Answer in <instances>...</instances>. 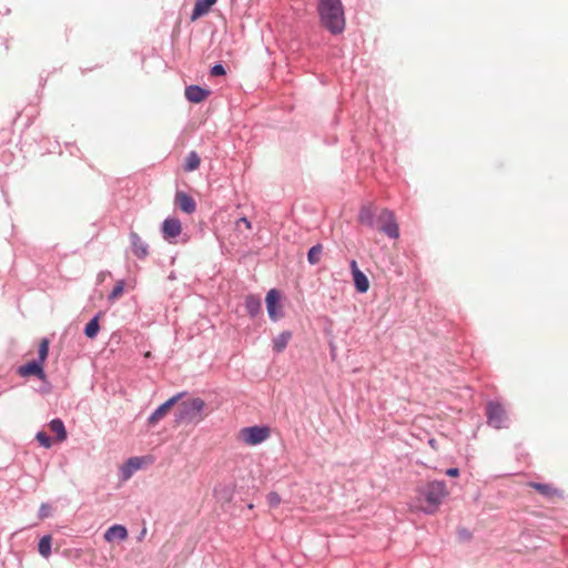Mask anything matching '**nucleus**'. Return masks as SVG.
Masks as SVG:
<instances>
[{
  "instance_id": "1",
  "label": "nucleus",
  "mask_w": 568,
  "mask_h": 568,
  "mask_svg": "<svg viewBox=\"0 0 568 568\" xmlns=\"http://www.w3.org/2000/svg\"><path fill=\"white\" fill-rule=\"evenodd\" d=\"M318 14L322 26L331 33L337 34L345 28V17L342 2H320Z\"/></svg>"
},
{
  "instance_id": "2",
  "label": "nucleus",
  "mask_w": 568,
  "mask_h": 568,
  "mask_svg": "<svg viewBox=\"0 0 568 568\" xmlns=\"http://www.w3.org/2000/svg\"><path fill=\"white\" fill-rule=\"evenodd\" d=\"M419 495L426 501L423 510L427 514H433L437 510L444 498L448 495L445 481L434 480L427 483L419 489Z\"/></svg>"
},
{
  "instance_id": "3",
  "label": "nucleus",
  "mask_w": 568,
  "mask_h": 568,
  "mask_svg": "<svg viewBox=\"0 0 568 568\" xmlns=\"http://www.w3.org/2000/svg\"><path fill=\"white\" fill-rule=\"evenodd\" d=\"M204 407V400L199 397L187 399L179 406L175 422L178 424L199 423L203 419L202 412Z\"/></svg>"
},
{
  "instance_id": "4",
  "label": "nucleus",
  "mask_w": 568,
  "mask_h": 568,
  "mask_svg": "<svg viewBox=\"0 0 568 568\" xmlns=\"http://www.w3.org/2000/svg\"><path fill=\"white\" fill-rule=\"evenodd\" d=\"M270 437V428L266 426H251L240 430V439L250 446L258 445Z\"/></svg>"
},
{
  "instance_id": "5",
  "label": "nucleus",
  "mask_w": 568,
  "mask_h": 568,
  "mask_svg": "<svg viewBox=\"0 0 568 568\" xmlns=\"http://www.w3.org/2000/svg\"><path fill=\"white\" fill-rule=\"evenodd\" d=\"M378 230L385 233L390 239L399 236L398 224L396 223L395 215L389 210H383L378 216Z\"/></svg>"
},
{
  "instance_id": "6",
  "label": "nucleus",
  "mask_w": 568,
  "mask_h": 568,
  "mask_svg": "<svg viewBox=\"0 0 568 568\" xmlns=\"http://www.w3.org/2000/svg\"><path fill=\"white\" fill-rule=\"evenodd\" d=\"M266 308L268 316L272 321H277L283 317V306L281 304V293L273 288L267 292Z\"/></svg>"
},
{
  "instance_id": "7",
  "label": "nucleus",
  "mask_w": 568,
  "mask_h": 568,
  "mask_svg": "<svg viewBox=\"0 0 568 568\" xmlns=\"http://www.w3.org/2000/svg\"><path fill=\"white\" fill-rule=\"evenodd\" d=\"M487 418H488V424L491 425L493 427H495L497 429L503 428L505 425V422H506V413H505L504 407L498 403H494V402L488 403Z\"/></svg>"
},
{
  "instance_id": "8",
  "label": "nucleus",
  "mask_w": 568,
  "mask_h": 568,
  "mask_svg": "<svg viewBox=\"0 0 568 568\" xmlns=\"http://www.w3.org/2000/svg\"><path fill=\"white\" fill-rule=\"evenodd\" d=\"M181 397L182 394L174 395L173 397L169 398L165 403H163L161 406H159L149 417V424L152 426L156 425L161 419H163L168 415V413L179 402Z\"/></svg>"
},
{
  "instance_id": "9",
  "label": "nucleus",
  "mask_w": 568,
  "mask_h": 568,
  "mask_svg": "<svg viewBox=\"0 0 568 568\" xmlns=\"http://www.w3.org/2000/svg\"><path fill=\"white\" fill-rule=\"evenodd\" d=\"M528 486L534 488L536 491H538L540 495H542L549 500L562 498L564 496V493L551 484H540L531 481L528 484Z\"/></svg>"
},
{
  "instance_id": "10",
  "label": "nucleus",
  "mask_w": 568,
  "mask_h": 568,
  "mask_svg": "<svg viewBox=\"0 0 568 568\" xmlns=\"http://www.w3.org/2000/svg\"><path fill=\"white\" fill-rule=\"evenodd\" d=\"M182 232L180 220L175 217L165 219L162 224V233L165 240L172 242L173 239L179 236Z\"/></svg>"
},
{
  "instance_id": "11",
  "label": "nucleus",
  "mask_w": 568,
  "mask_h": 568,
  "mask_svg": "<svg viewBox=\"0 0 568 568\" xmlns=\"http://www.w3.org/2000/svg\"><path fill=\"white\" fill-rule=\"evenodd\" d=\"M154 458L150 455L141 456V457H131L126 462L125 468H124V476L129 478L133 471L141 469L144 466L153 464Z\"/></svg>"
},
{
  "instance_id": "12",
  "label": "nucleus",
  "mask_w": 568,
  "mask_h": 568,
  "mask_svg": "<svg viewBox=\"0 0 568 568\" xmlns=\"http://www.w3.org/2000/svg\"><path fill=\"white\" fill-rule=\"evenodd\" d=\"M43 364L39 362H30L26 365H22L18 368V374L22 377L37 376L40 379H44L45 374L42 367Z\"/></svg>"
},
{
  "instance_id": "13",
  "label": "nucleus",
  "mask_w": 568,
  "mask_h": 568,
  "mask_svg": "<svg viewBox=\"0 0 568 568\" xmlns=\"http://www.w3.org/2000/svg\"><path fill=\"white\" fill-rule=\"evenodd\" d=\"M210 93V90L203 89L199 85H189L185 89V98L192 103L203 102Z\"/></svg>"
},
{
  "instance_id": "14",
  "label": "nucleus",
  "mask_w": 568,
  "mask_h": 568,
  "mask_svg": "<svg viewBox=\"0 0 568 568\" xmlns=\"http://www.w3.org/2000/svg\"><path fill=\"white\" fill-rule=\"evenodd\" d=\"M130 242L133 254L139 258H145L149 255L148 244L136 233L130 234Z\"/></svg>"
},
{
  "instance_id": "15",
  "label": "nucleus",
  "mask_w": 568,
  "mask_h": 568,
  "mask_svg": "<svg viewBox=\"0 0 568 568\" xmlns=\"http://www.w3.org/2000/svg\"><path fill=\"white\" fill-rule=\"evenodd\" d=\"M175 203L183 212L187 214L193 213L196 209V204L193 197L182 191L176 192Z\"/></svg>"
},
{
  "instance_id": "16",
  "label": "nucleus",
  "mask_w": 568,
  "mask_h": 568,
  "mask_svg": "<svg viewBox=\"0 0 568 568\" xmlns=\"http://www.w3.org/2000/svg\"><path fill=\"white\" fill-rule=\"evenodd\" d=\"M128 529L123 525H113L104 532V539L108 542L123 541L128 538Z\"/></svg>"
},
{
  "instance_id": "17",
  "label": "nucleus",
  "mask_w": 568,
  "mask_h": 568,
  "mask_svg": "<svg viewBox=\"0 0 568 568\" xmlns=\"http://www.w3.org/2000/svg\"><path fill=\"white\" fill-rule=\"evenodd\" d=\"M245 308L251 316H255L261 312V300L255 295H248L245 298Z\"/></svg>"
},
{
  "instance_id": "18",
  "label": "nucleus",
  "mask_w": 568,
  "mask_h": 568,
  "mask_svg": "<svg viewBox=\"0 0 568 568\" xmlns=\"http://www.w3.org/2000/svg\"><path fill=\"white\" fill-rule=\"evenodd\" d=\"M101 317V313H98L87 325H85V328H84V334L88 338L90 339H93L97 337L99 331H100V325H99V320Z\"/></svg>"
},
{
  "instance_id": "19",
  "label": "nucleus",
  "mask_w": 568,
  "mask_h": 568,
  "mask_svg": "<svg viewBox=\"0 0 568 568\" xmlns=\"http://www.w3.org/2000/svg\"><path fill=\"white\" fill-rule=\"evenodd\" d=\"M49 426L59 442H63L67 438V430L61 419L51 420Z\"/></svg>"
},
{
  "instance_id": "20",
  "label": "nucleus",
  "mask_w": 568,
  "mask_h": 568,
  "mask_svg": "<svg viewBox=\"0 0 568 568\" xmlns=\"http://www.w3.org/2000/svg\"><path fill=\"white\" fill-rule=\"evenodd\" d=\"M354 284L359 293H366L369 288V281L363 272H357L354 276Z\"/></svg>"
},
{
  "instance_id": "21",
  "label": "nucleus",
  "mask_w": 568,
  "mask_h": 568,
  "mask_svg": "<svg viewBox=\"0 0 568 568\" xmlns=\"http://www.w3.org/2000/svg\"><path fill=\"white\" fill-rule=\"evenodd\" d=\"M291 337H292V334L290 332H283L282 334H280L273 341L274 351L277 353L283 352L285 349V347L287 346Z\"/></svg>"
},
{
  "instance_id": "22",
  "label": "nucleus",
  "mask_w": 568,
  "mask_h": 568,
  "mask_svg": "<svg viewBox=\"0 0 568 568\" xmlns=\"http://www.w3.org/2000/svg\"><path fill=\"white\" fill-rule=\"evenodd\" d=\"M201 164V159L200 156L197 155V153L195 151H191L186 158H185V165H184V170L186 172H192V171H195L199 169Z\"/></svg>"
},
{
  "instance_id": "23",
  "label": "nucleus",
  "mask_w": 568,
  "mask_h": 568,
  "mask_svg": "<svg viewBox=\"0 0 568 568\" xmlns=\"http://www.w3.org/2000/svg\"><path fill=\"white\" fill-rule=\"evenodd\" d=\"M213 3L214 2H196L193 13H192V17H191V20L195 21L200 17L206 14L211 10V6Z\"/></svg>"
},
{
  "instance_id": "24",
  "label": "nucleus",
  "mask_w": 568,
  "mask_h": 568,
  "mask_svg": "<svg viewBox=\"0 0 568 568\" xmlns=\"http://www.w3.org/2000/svg\"><path fill=\"white\" fill-rule=\"evenodd\" d=\"M51 541L52 538L50 535L43 536L39 541L38 550L39 554L44 558H48L51 554Z\"/></svg>"
},
{
  "instance_id": "25",
  "label": "nucleus",
  "mask_w": 568,
  "mask_h": 568,
  "mask_svg": "<svg viewBox=\"0 0 568 568\" xmlns=\"http://www.w3.org/2000/svg\"><path fill=\"white\" fill-rule=\"evenodd\" d=\"M373 217H374V211L371 206L362 207L359 215H358V220L361 223L372 226Z\"/></svg>"
},
{
  "instance_id": "26",
  "label": "nucleus",
  "mask_w": 568,
  "mask_h": 568,
  "mask_svg": "<svg viewBox=\"0 0 568 568\" xmlns=\"http://www.w3.org/2000/svg\"><path fill=\"white\" fill-rule=\"evenodd\" d=\"M322 245H315L313 247L310 248L308 251V254H307V260L311 264H317L321 260V255H322Z\"/></svg>"
},
{
  "instance_id": "27",
  "label": "nucleus",
  "mask_w": 568,
  "mask_h": 568,
  "mask_svg": "<svg viewBox=\"0 0 568 568\" xmlns=\"http://www.w3.org/2000/svg\"><path fill=\"white\" fill-rule=\"evenodd\" d=\"M49 354V341L47 338L41 339L38 349L39 363L43 364Z\"/></svg>"
},
{
  "instance_id": "28",
  "label": "nucleus",
  "mask_w": 568,
  "mask_h": 568,
  "mask_svg": "<svg viewBox=\"0 0 568 568\" xmlns=\"http://www.w3.org/2000/svg\"><path fill=\"white\" fill-rule=\"evenodd\" d=\"M123 291H124V282L123 281L116 282V284L114 285L113 290L111 291V293L109 295V300L114 301V300L119 298L122 295Z\"/></svg>"
},
{
  "instance_id": "29",
  "label": "nucleus",
  "mask_w": 568,
  "mask_h": 568,
  "mask_svg": "<svg viewBox=\"0 0 568 568\" xmlns=\"http://www.w3.org/2000/svg\"><path fill=\"white\" fill-rule=\"evenodd\" d=\"M266 500L271 508H276L282 501L281 496L276 491L268 493L266 496Z\"/></svg>"
},
{
  "instance_id": "30",
  "label": "nucleus",
  "mask_w": 568,
  "mask_h": 568,
  "mask_svg": "<svg viewBox=\"0 0 568 568\" xmlns=\"http://www.w3.org/2000/svg\"><path fill=\"white\" fill-rule=\"evenodd\" d=\"M37 439L40 443V445L45 448H50L52 445L51 438L43 432L37 434Z\"/></svg>"
},
{
  "instance_id": "31",
  "label": "nucleus",
  "mask_w": 568,
  "mask_h": 568,
  "mask_svg": "<svg viewBox=\"0 0 568 568\" xmlns=\"http://www.w3.org/2000/svg\"><path fill=\"white\" fill-rule=\"evenodd\" d=\"M224 74H225V69L222 64H215L211 69V75H213V77H219V75H224Z\"/></svg>"
},
{
  "instance_id": "32",
  "label": "nucleus",
  "mask_w": 568,
  "mask_h": 568,
  "mask_svg": "<svg viewBox=\"0 0 568 568\" xmlns=\"http://www.w3.org/2000/svg\"><path fill=\"white\" fill-rule=\"evenodd\" d=\"M446 474L449 476V477H457L459 475V469L458 468H448L446 470Z\"/></svg>"
},
{
  "instance_id": "33",
  "label": "nucleus",
  "mask_w": 568,
  "mask_h": 568,
  "mask_svg": "<svg viewBox=\"0 0 568 568\" xmlns=\"http://www.w3.org/2000/svg\"><path fill=\"white\" fill-rule=\"evenodd\" d=\"M241 223H243V225H245L246 229H251V222L246 217H241L236 223L237 226H240Z\"/></svg>"
},
{
  "instance_id": "34",
  "label": "nucleus",
  "mask_w": 568,
  "mask_h": 568,
  "mask_svg": "<svg viewBox=\"0 0 568 568\" xmlns=\"http://www.w3.org/2000/svg\"><path fill=\"white\" fill-rule=\"evenodd\" d=\"M351 270H352V274H353V276H354L357 272H362V271L358 268L357 263H356V261H355V260H353V261L351 262Z\"/></svg>"
},
{
  "instance_id": "35",
  "label": "nucleus",
  "mask_w": 568,
  "mask_h": 568,
  "mask_svg": "<svg viewBox=\"0 0 568 568\" xmlns=\"http://www.w3.org/2000/svg\"><path fill=\"white\" fill-rule=\"evenodd\" d=\"M49 510H50L49 506H47V505H42V506H41V509H40L41 517H45V516H48Z\"/></svg>"
},
{
  "instance_id": "36",
  "label": "nucleus",
  "mask_w": 568,
  "mask_h": 568,
  "mask_svg": "<svg viewBox=\"0 0 568 568\" xmlns=\"http://www.w3.org/2000/svg\"><path fill=\"white\" fill-rule=\"evenodd\" d=\"M145 534H146V529L144 528V529L141 531L140 536H139V540H142V538L145 536Z\"/></svg>"
},
{
  "instance_id": "37",
  "label": "nucleus",
  "mask_w": 568,
  "mask_h": 568,
  "mask_svg": "<svg viewBox=\"0 0 568 568\" xmlns=\"http://www.w3.org/2000/svg\"><path fill=\"white\" fill-rule=\"evenodd\" d=\"M247 507H248V509H253L254 506H253V504H250Z\"/></svg>"
}]
</instances>
